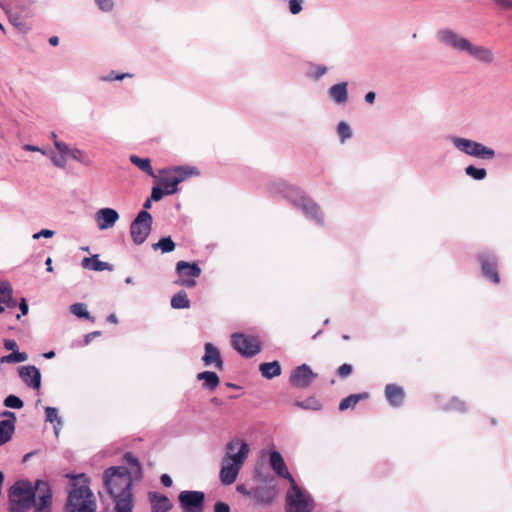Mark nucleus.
I'll list each match as a JSON object with an SVG mask.
<instances>
[{
    "label": "nucleus",
    "mask_w": 512,
    "mask_h": 512,
    "mask_svg": "<svg viewBox=\"0 0 512 512\" xmlns=\"http://www.w3.org/2000/svg\"><path fill=\"white\" fill-rule=\"evenodd\" d=\"M151 512H168L172 508L169 498L158 492H149Z\"/></svg>",
    "instance_id": "4be33fe9"
},
{
    "label": "nucleus",
    "mask_w": 512,
    "mask_h": 512,
    "mask_svg": "<svg viewBox=\"0 0 512 512\" xmlns=\"http://www.w3.org/2000/svg\"><path fill=\"white\" fill-rule=\"evenodd\" d=\"M214 512H230V507L224 502H216L214 506Z\"/></svg>",
    "instance_id": "6e6d98bb"
},
{
    "label": "nucleus",
    "mask_w": 512,
    "mask_h": 512,
    "mask_svg": "<svg viewBox=\"0 0 512 512\" xmlns=\"http://www.w3.org/2000/svg\"><path fill=\"white\" fill-rule=\"evenodd\" d=\"M205 354L202 357V361L205 366L214 365L218 370H223L224 363L220 355L219 349L212 343L205 344Z\"/></svg>",
    "instance_id": "412c9836"
},
{
    "label": "nucleus",
    "mask_w": 512,
    "mask_h": 512,
    "mask_svg": "<svg viewBox=\"0 0 512 512\" xmlns=\"http://www.w3.org/2000/svg\"><path fill=\"white\" fill-rule=\"evenodd\" d=\"M54 146L57 148V150L61 154H64V155H66V154L69 155V151H71V149H72L66 143L58 141V140L54 141Z\"/></svg>",
    "instance_id": "3c124183"
},
{
    "label": "nucleus",
    "mask_w": 512,
    "mask_h": 512,
    "mask_svg": "<svg viewBox=\"0 0 512 512\" xmlns=\"http://www.w3.org/2000/svg\"><path fill=\"white\" fill-rule=\"evenodd\" d=\"M250 447L243 439L230 440L225 447V455L222 459L220 481L224 485L235 482L240 469L248 458Z\"/></svg>",
    "instance_id": "7ed1b4c3"
},
{
    "label": "nucleus",
    "mask_w": 512,
    "mask_h": 512,
    "mask_svg": "<svg viewBox=\"0 0 512 512\" xmlns=\"http://www.w3.org/2000/svg\"><path fill=\"white\" fill-rule=\"evenodd\" d=\"M38 492L29 482L18 481L10 488V500H27L29 504L35 502Z\"/></svg>",
    "instance_id": "4468645a"
},
{
    "label": "nucleus",
    "mask_w": 512,
    "mask_h": 512,
    "mask_svg": "<svg viewBox=\"0 0 512 512\" xmlns=\"http://www.w3.org/2000/svg\"><path fill=\"white\" fill-rule=\"evenodd\" d=\"M447 409L464 412L466 410L465 403L457 398H453Z\"/></svg>",
    "instance_id": "a18cd8bd"
},
{
    "label": "nucleus",
    "mask_w": 512,
    "mask_h": 512,
    "mask_svg": "<svg viewBox=\"0 0 512 512\" xmlns=\"http://www.w3.org/2000/svg\"><path fill=\"white\" fill-rule=\"evenodd\" d=\"M10 23L20 32L27 33L31 27L23 20L22 16L18 13H11L9 15Z\"/></svg>",
    "instance_id": "473e14b6"
},
{
    "label": "nucleus",
    "mask_w": 512,
    "mask_h": 512,
    "mask_svg": "<svg viewBox=\"0 0 512 512\" xmlns=\"http://www.w3.org/2000/svg\"><path fill=\"white\" fill-rule=\"evenodd\" d=\"M154 250H161L162 253H169L175 249V243L170 236L161 238L157 243L153 244Z\"/></svg>",
    "instance_id": "72a5a7b5"
},
{
    "label": "nucleus",
    "mask_w": 512,
    "mask_h": 512,
    "mask_svg": "<svg viewBox=\"0 0 512 512\" xmlns=\"http://www.w3.org/2000/svg\"><path fill=\"white\" fill-rule=\"evenodd\" d=\"M259 371L266 379H272L281 374V365L278 361L265 362L260 364Z\"/></svg>",
    "instance_id": "bb28decb"
},
{
    "label": "nucleus",
    "mask_w": 512,
    "mask_h": 512,
    "mask_svg": "<svg viewBox=\"0 0 512 512\" xmlns=\"http://www.w3.org/2000/svg\"><path fill=\"white\" fill-rule=\"evenodd\" d=\"M251 499L261 505H269L277 496L274 486H261L251 490Z\"/></svg>",
    "instance_id": "aec40b11"
},
{
    "label": "nucleus",
    "mask_w": 512,
    "mask_h": 512,
    "mask_svg": "<svg viewBox=\"0 0 512 512\" xmlns=\"http://www.w3.org/2000/svg\"><path fill=\"white\" fill-rule=\"evenodd\" d=\"M54 235V231L49 229H42L41 231L33 234V239L37 240L41 237L51 238Z\"/></svg>",
    "instance_id": "864d4df0"
},
{
    "label": "nucleus",
    "mask_w": 512,
    "mask_h": 512,
    "mask_svg": "<svg viewBox=\"0 0 512 512\" xmlns=\"http://www.w3.org/2000/svg\"><path fill=\"white\" fill-rule=\"evenodd\" d=\"M2 416L7 419L0 421V445L7 443L15 431L16 415L11 411H4Z\"/></svg>",
    "instance_id": "a211bd4d"
},
{
    "label": "nucleus",
    "mask_w": 512,
    "mask_h": 512,
    "mask_svg": "<svg viewBox=\"0 0 512 512\" xmlns=\"http://www.w3.org/2000/svg\"><path fill=\"white\" fill-rule=\"evenodd\" d=\"M23 149L25 151H29V152H40L42 153L43 155L46 154V151L38 146H34V145H31V144H25L23 146Z\"/></svg>",
    "instance_id": "4d7b16f0"
},
{
    "label": "nucleus",
    "mask_w": 512,
    "mask_h": 512,
    "mask_svg": "<svg viewBox=\"0 0 512 512\" xmlns=\"http://www.w3.org/2000/svg\"><path fill=\"white\" fill-rule=\"evenodd\" d=\"M160 480L165 487H170L173 483L172 478L168 474H162Z\"/></svg>",
    "instance_id": "052dcab7"
},
{
    "label": "nucleus",
    "mask_w": 512,
    "mask_h": 512,
    "mask_svg": "<svg viewBox=\"0 0 512 512\" xmlns=\"http://www.w3.org/2000/svg\"><path fill=\"white\" fill-rule=\"evenodd\" d=\"M36 490L38 494L33 503V506H35L34 512H51L52 492L49 484L38 480L36 482Z\"/></svg>",
    "instance_id": "f8f14e48"
},
{
    "label": "nucleus",
    "mask_w": 512,
    "mask_h": 512,
    "mask_svg": "<svg viewBox=\"0 0 512 512\" xmlns=\"http://www.w3.org/2000/svg\"><path fill=\"white\" fill-rule=\"evenodd\" d=\"M119 219L118 212L113 208H101L95 213V221L100 230L112 228Z\"/></svg>",
    "instance_id": "f3484780"
},
{
    "label": "nucleus",
    "mask_w": 512,
    "mask_h": 512,
    "mask_svg": "<svg viewBox=\"0 0 512 512\" xmlns=\"http://www.w3.org/2000/svg\"><path fill=\"white\" fill-rule=\"evenodd\" d=\"M286 501L288 512H312L313 510L311 497L299 488L295 480L287 492Z\"/></svg>",
    "instance_id": "0eeeda50"
},
{
    "label": "nucleus",
    "mask_w": 512,
    "mask_h": 512,
    "mask_svg": "<svg viewBox=\"0 0 512 512\" xmlns=\"http://www.w3.org/2000/svg\"><path fill=\"white\" fill-rule=\"evenodd\" d=\"M70 312L79 318L91 319L87 306L84 303H75L70 306Z\"/></svg>",
    "instance_id": "4c0bfd02"
},
{
    "label": "nucleus",
    "mask_w": 512,
    "mask_h": 512,
    "mask_svg": "<svg viewBox=\"0 0 512 512\" xmlns=\"http://www.w3.org/2000/svg\"><path fill=\"white\" fill-rule=\"evenodd\" d=\"M130 469L123 466L109 467L104 471L103 483L107 493L115 502L117 512H129L134 506L132 484L142 478V466L130 452L124 455Z\"/></svg>",
    "instance_id": "f257e3e1"
},
{
    "label": "nucleus",
    "mask_w": 512,
    "mask_h": 512,
    "mask_svg": "<svg viewBox=\"0 0 512 512\" xmlns=\"http://www.w3.org/2000/svg\"><path fill=\"white\" fill-rule=\"evenodd\" d=\"M279 188L284 197L300 208L307 218L313 221L316 225L323 224V216L315 202L306 198L297 188L289 186L284 182L279 183Z\"/></svg>",
    "instance_id": "20e7f679"
},
{
    "label": "nucleus",
    "mask_w": 512,
    "mask_h": 512,
    "mask_svg": "<svg viewBox=\"0 0 512 512\" xmlns=\"http://www.w3.org/2000/svg\"><path fill=\"white\" fill-rule=\"evenodd\" d=\"M435 37L445 48L463 54L479 64L490 66L496 62L492 48L476 43L452 28L444 27L437 30Z\"/></svg>",
    "instance_id": "f03ea898"
},
{
    "label": "nucleus",
    "mask_w": 512,
    "mask_h": 512,
    "mask_svg": "<svg viewBox=\"0 0 512 512\" xmlns=\"http://www.w3.org/2000/svg\"><path fill=\"white\" fill-rule=\"evenodd\" d=\"M98 335H100V332H98V331H94V332H91V333L87 334L85 336V343L88 344L91 341L92 338H94V337H96Z\"/></svg>",
    "instance_id": "69168bd1"
},
{
    "label": "nucleus",
    "mask_w": 512,
    "mask_h": 512,
    "mask_svg": "<svg viewBox=\"0 0 512 512\" xmlns=\"http://www.w3.org/2000/svg\"><path fill=\"white\" fill-rule=\"evenodd\" d=\"M233 348L242 356L250 358L261 351V343L255 336L234 333L231 336Z\"/></svg>",
    "instance_id": "1a4fd4ad"
},
{
    "label": "nucleus",
    "mask_w": 512,
    "mask_h": 512,
    "mask_svg": "<svg viewBox=\"0 0 512 512\" xmlns=\"http://www.w3.org/2000/svg\"><path fill=\"white\" fill-rule=\"evenodd\" d=\"M197 379L203 381V387L214 390L219 385L220 379L215 372L203 371L197 374Z\"/></svg>",
    "instance_id": "cd10ccee"
},
{
    "label": "nucleus",
    "mask_w": 512,
    "mask_h": 512,
    "mask_svg": "<svg viewBox=\"0 0 512 512\" xmlns=\"http://www.w3.org/2000/svg\"><path fill=\"white\" fill-rule=\"evenodd\" d=\"M236 489L238 492L242 493L243 495L249 496L251 498V494H250L251 490H247L245 485L240 484L237 486Z\"/></svg>",
    "instance_id": "e2e57ef3"
},
{
    "label": "nucleus",
    "mask_w": 512,
    "mask_h": 512,
    "mask_svg": "<svg viewBox=\"0 0 512 512\" xmlns=\"http://www.w3.org/2000/svg\"><path fill=\"white\" fill-rule=\"evenodd\" d=\"M82 267L92 271H105L112 270V267L109 263L103 262L99 260V256L93 255L91 257H85L81 263Z\"/></svg>",
    "instance_id": "393cba45"
},
{
    "label": "nucleus",
    "mask_w": 512,
    "mask_h": 512,
    "mask_svg": "<svg viewBox=\"0 0 512 512\" xmlns=\"http://www.w3.org/2000/svg\"><path fill=\"white\" fill-rule=\"evenodd\" d=\"M0 303L5 304L8 308L16 306L12 286L7 281H0Z\"/></svg>",
    "instance_id": "a878e982"
},
{
    "label": "nucleus",
    "mask_w": 512,
    "mask_h": 512,
    "mask_svg": "<svg viewBox=\"0 0 512 512\" xmlns=\"http://www.w3.org/2000/svg\"><path fill=\"white\" fill-rule=\"evenodd\" d=\"M481 269L483 275L493 283L497 284L500 281L497 271V259L493 253H483L479 255Z\"/></svg>",
    "instance_id": "2eb2a0df"
},
{
    "label": "nucleus",
    "mask_w": 512,
    "mask_h": 512,
    "mask_svg": "<svg viewBox=\"0 0 512 512\" xmlns=\"http://www.w3.org/2000/svg\"><path fill=\"white\" fill-rule=\"evenodd\" d=\"M28 360L26 352L14 351L0 358V363H20Z\"/></svg>",
    "instance_id": "f704fd0d"
},
{
    "label": "nucleus",
    "mask_w": 512,
    "mask_h": 512,
    "mask_svg": "<svg viewBox=\"0 0 512 512\" xmlns=\"http://www.w3.org/2000/svg\"><path fill=\"white\" fill-rule=\"evenodd\" d=\"M171 306L174 309H187L190 307V300L185 291H179L171 298Z\"/></svg>",
    "instance_id": "2f4dec72"
},
{
    "label": "nucleus",
    "mask_w": 512,
    "mask_h": 512,
    "mask_svg": "<svg viewBox=\"0 0 512 512\" xmlns=\"http://www.w3.org/2000/svg\"><path fill=\"white\" fill-rule=\"evenodd\" d=\"M10 512H25L29 510L33 505L29 504L28 501L25 500H10Z\"/></svg>",
    "instance_id": "ea45409f"
},
{
    "label": "nucleus",
    "mask_w": 512,
    "mask_h": 512,
    "mask_svg": "<svg viewBox=\"0 0 512 512\" xmlns=\"http://www.w3.org/2000/svg\"><path fill=\"white\" fill-rule=\"evenodd\" d=\"M310 403H311V400H307V401H303V402H297V405L304 409H309V408L318 409L319 408V405L317 403H316V406H312Z\"/></svg>",
    "instance_id": "bf43d9fd"
},
{
    "label": "nucleus",
    "mask_w": 512,
    "mask_h": 512,
    "mask_svg": "<svg viewBox=\"0 0 512 512\" xmlns=\"http://www.w3.org/2000/svg\"><path fill=\"white\" fill-rule=\"evenodd\" d=\"M178 500L184 512L204 511L205 494L202 491H182L178 496Z\"/></svg>",
    "instance_id": "9b49d317"
},
{
    "label": "nucleus",
    "mask_w": 512,
    "mask_h": 512,
    "mask_svg": "<svg viewBox=\"0 0 512 512\" xmlns=\"http://www.w3.org/2000/svg\"><path fill=\"white\" fill-rule=\"evenodd\" d=\"M317 377L307 364L296 367L290 376V383L296 388H307Z\"/></svg>",
    "instance_id": "ddd939ff"
},
{
    "label": "nucleus",
    "mask_w": 512,
    "mask_h": 512,
    "mask_svg": "<svg viewBox=\"0 0 512 512\" xmlns=\"http://www.w3.org/2000/svg\"><path fill=\"white\" fill-rule=\"evenodd\" d=\"M152 216L146 211L142 210L138 213L130 225V234L134 244L141 245L148 238L152 229Z\"/></svg>",
    "instance_id": "6e6552de"
},
{
    "label": "nucleus",
    "mask_w": 512,
    "mask_h": 512,
    "mask_svg": "<svg viewBox=\"0 0 512 512\" xmlns=\"http://www.w3.org/2000/svg\"><path fill=\"white\" fill-rule=\"evenodd\" d=\"M69 156L75 161L86 166L91 164V160L89 159L87 153L81 149L72 148L71 151H69Z\"/></svg>",
    "instance_id": "c9c22d12"
},
{
    "label": "nucleus",
    "mask_w": 512,
    "mask_h": 512,
    "mask_svg": "<svg viewBox=\"0 0 512 512\" xmlns=\"http://www.w3.org/2000/svg\"><path fill=\"white\" fill-rule=\"evenodd\" d=\"M329 97L338 105L345 104L348 100V83L341 82L331 86L328 90Z\"/></svg>",
    "instance_id": "b1692460"
},
{
    "label": "nucleus",
    "mask_w": 512,
    "mask_h": 512,
    "mask_svg": "<svg viewBox=\"0 0 512 512\" xmlns=\"http://www.w3.org/2000/svg\"><path fill=\"white\" fill-rule=\"evenodd\" d=\"M50 158L55 166L59 168H64L66 166L67 161L64 154H52Z\"/></svg>",
    "instance_id": "c03bdc74"
},
{
    "label": "nucleus",
    "mask_w": 512,
    "mask_h": 512,
    "mask_svg": "<svg viewBox=\"0 0 512 512\" xmlns=\"http://www.w3.org/2000/svg\"><path fill=\"white\" fill-rule=\"evenodd\" d=\"M49 43L52 45V46H57L58 43H59V39L57 36H52L49 38Z\"/></svg>",
    "instance_id": "338daca9"
},
{
    "label": "nucleus",
    "mask_w": 512,
    "mask_h": 512,
    "mask_svg": "<svg viewBox=\"0 0 512 512\" xmlns=\"http://www.w3.org/2000/svg\"><path fill=\"white\" fill-rule=\"evenodd\" d=\"M313 72L311 73V77L315 80L321 78L324 74H326L328 68L324 65H314Z\"/></svg>",
    "instance_id": "49530a36"
},
{
    "label": "nucleus",
    "mask_w": 512,
    "mask_h": 512,
    "mask_svg": "<svg viewBox=\"0 0 512 512\" xmlns=\"http://www.w3.org/2000/svg\"><path fill=\"white\" fill-rule=\"evenodd\" d=\"M375 97H376V94L372 91L368 92L366 95H365V101L367 103H370L372 104L375 100Z\"/></svg>",
    "instance_id": "0e129e2a"
},
{
    "label": "nucleus",
    "mask_w": 512,
    "mask_h": 512,
    "mask_svg": "<svg viewBox=\"0 0 512 512\" xmlns=\"http://www.w3.org/2000/svg\"><path fill=\"white\" fill-rule=\"evenodd\" d=\"M45 416L46 421L50 423L57 422V424L60 426L62 425V419L58 416V409L55 407H46L45 408Z\"/></svg>",
    "instance_id": "37998d69"
},
{
    "label": "nucleus",
    "mask_w": 512,
    "mask_h": 512,
    "mask_svg": "<svg viewBox=\"0 0 512 512\" xmlns=\"http://www.w3.org/2000/svg\"><path fill=\"white\" fill-rule=\"evenodd\" d=\"M448 139L458 151L468 156L482 160H492L496 155L494 149L480 142L459 136H450Z\"/></svg>",
    "instance_id": "423d86ee"
},
{
    "label": "nucleus",
    "mask_w": 512,
    "mask_h": 512,
    "mask_svg": "<svg viewBox=\"0 0 512 512\" xmlns=\"http://www.w3.org/2000/svg\"><path fill=\"white\" fill-rule=\"evenodd\" d=\"M337 132L342 143H344L347 139H350L352 137V130L348 123L344 121H341L338 124Z\"/></svg>",
    "instance_id": "58836bf2"
},
{
    "label": "nucleus",
    "mask_w": 512,
    "mask_h": 512,
    "mask_svg": "<svg viewBox=\"0 0 512 512\" xmlns=\"http://www.w3.org/2000/svg\"><path fill=\"white\" fill-rule=\"evenodd\" d=\"M130 161L137 166L141 171L145 172L149 176H154V171L151 166V161L148 158H140L137 155H131Z\"/></svg>",
    "instance_id": "c756f323"
},
{
    "label": "nucleus",
    "mask_w": 512,
    "mask_h": 512,
    "mask_svg": "<svg viewBox=\"0 0 512 512\" xmlns=\"http://www.w3.org/2000/svg\"><path fill=\"white\" fill-rule=\"evenodd\" d=\"M465 173L474 180H483L487 176V171L484 168H477L473 165H469L465 168Z\"/></svg>",
    "instance_id": "e433bc0d"
},
{
    "label": "nucleus",
    "mask_w": 512,
    "mask_h": 512,
    "mask_svg": "<svg viewBox=\"0 0 512 512\" xmlns=\"http://www.w3.org/2000/svg\"><path fill=\"white\" fill-rule=\"evenodd\" d=\"M107 319L111 323H114V324L118 323V318L115 314H110Z\"/></svg>",
    "instance_id": "774afa93"
},
{
    "label": "nucleus",
    "mask_w": 512,
    "mask_h": 512,
    "mask_svg": "<svg viewBox=\"0 0 512 512\" xmlns=\"http://www.w3.org/2000/svg\"><path fill=\"white\" fill-rule=\"evenodd\" d=\"M94 494L87 485H73L66 503V512H96Z\"/></svg>",
    "instance_id": "39448f33"
},
{
    "label": "nucleus",
    "mask_w": 512,
    "mask_h": 512,
    "mask_svg": "<svg viewBox=\"0 0 512 512\" xmlns=\"http://www.w3.org/2000/svg\"><path fill=\"white\" fill-rule=\"evenodd\" d=\"M165 194V192L163 191V189L161 187H153L152 188V191H151V199L153 201H160L163 197V195Z\"/></svg>",
    "instance_id": "603ef678"
},
{
    "label": "nucleus",
    "mask_w": 512,
    "mask_h": 512,
    "mask_svg": "<svg viewBox=\"0 0 512 512\" xmlns=\"http://www.w3.org/2000/svg\"><path fill=\"white\" fill-rule=\"evenodd\" d=\"M19 309L22 315H26L29 311V307L25 298H22L19 303Z\"/></svg>",
    "instance_id": "13d9d810"
},
{
    "label": "nucleus",
    "mask_w": 512,
    "mask_h": 512,
    "mask_svg": "<svg viewBox=\"0 0 512 512\" xmlns=\"http://www.w3.org/2000/svg\"><path fill=\"white\" fill-rule=\"evenodd\" d=\"M18 374L21 380L30 388L40 389L41 387V373L40 370L34 365L20 366Z\"/></svg>",
    "instance_id": "dca6fc26"
},
{
    "label": "nucleus",
    "mask_w": 512,
    "mask_h": 512,
    "mask_svg": "<svg viewBox=\"0 0 512 512\" xmlns=\"http://www.w3.org/2000/svg\"><path fill=\"white\" fill-rule=\"evenodd\" d=\"M125 77H130V74H110L105 80L112 81V80H123Z\"/></svg>",
    "instance_id": "680f3d73"
},
{
    "label": "nucleus",
    "mask_w": 512,
    "mask_h": 512,
    "mask_svg": "<svg viewBox=\"0 0 512 512\" xmlns=\"http://www.w3.org/2000/svg\"><path fill=\"white\" fill-rule=\"evenodd\" d=\"M4 405L7 408L21 409L24 402L18 396L11 394L4 399Z\"/></svg>",
    "instance_id": "a19ab883"
},
{
    "label": "nucleus",
    "mask_w": 512,
    "mask_h": 512,
    "mask_svg": "<svg viewBox=\"0 0 512 512\" xmlns=\"http://www.w3.org/2000/svg\"><path fill=\"white\" fill-rule=\"evenodd\" d=\"M368 396L369 394L367 392L351 394L341 400L339 403V410L344 411L348 408H354L360 400L367 399Z\"/></svg>",
    "instance_id": "c85d7f7f"
},
{
    "label": "nucleus",
    "mask_w": 512,
    "mask_h": 512,
    "mask_svg": "<svg viewBox=\"0 0 512 512\" xmlns=\"http://www.w3.org/2000/svg\"><path fill=\"white\" fill-rule=\"evenodd\" d=\"M159 183L165 194L172 195L178 191L180 180L174 177H163Z\"/></svg>",
    "instance_id": "7c9ffc66"
},
{
    "label": "nucleus",
    "mask_w": 512,
    "mask_h": 512,
    "mask_svg": "<svg viewBox=\"0 0 512 512\" xmlns=\"http://www.w3.org/2000/svg\"><path fill=\"white\" fill-rule=\"evenodd\" d=\"M175 179H179L180 183L184 181L187 177L191 176L194 173V168L179 166L174 169Z\"/></svg>",
    "instance_id": "79ce46f5"
},
{
    "label": "nucleus",
    "mask_w": 512,
    "mask_h": 512,
    "mask_svg": "<svg viewBox=\"0 0 512 512\" xmlns=\"http://www.w3.org/2000/svg\"><path fill=\"white\" fill-rule=\"evenodd\" d=\"M492 2L501 10L512 11V0H492Z\"/></svg>",
    "instance_id": "8fccbe9b"
},
{
    "label": "nucleus",
    "mask_w": 512,
    "mask_h": 512,
    "mask_svg": "<svg viewBox=\"0 0 512 512\" xmlns=\"http://www.w3.org/2000/svg\"><path fill=\"white\" fill-rule=\"evenodd\" d=\"M176 272L179 277L176 284L192 288L196 285V278L201 275V268L196 262L179 261L176 264Z\"/></svg>",
    "instance_id": "9d476101"
},
{
    "label": "nucleus",
    "mask_w": 512,
    "mask_h": 512,
    "mask_svg": "<svg viewBox=\"0 0 512 512\" xmlns=\"http://www.w3.org/2000/svg\"><path fill=\"white\" fill-rule=\"evenodd\" d=\"M95 2L98 8L104 12H110L114 7L112 0H95Z\"/></svg>",
    "instance_id": "de8ad7c7"
},
{
    "label": "nucleus",
    "mask_w": 512,
    "mask_h": 512,
    "mask_svg": "<svg viewBox=\"0 0 512 512\" xmlns=\"http://www.w3.org/2000/svg\"><path fill=\"white\" fill-rule=\"evenodd\" d=\"M353 371V367L352 365L350 364H342L338 370H337V374L339 377L341 378H345V377H348Z\"/></svg>",
    "instance_id": "09e8293b"
},
{
    "label": "nucleus",
    "mask_w": 512,
    "mask_h": 512,
    "mask_svg": "<svg viewBox=\"0 0 512 512\" xmlns=\"http://www.w3.org/2000/svg\"><path fill=\"white\" fill-rule=\"evenodd\" d=\"M3 343H4L5 349L10 350L12 352L18 351V345L15 340L5 339Z\"/></svg>",
    "instance_id": "5fc2aeb1"
},
{
    "label": "nucleus",
    "mask_w": 512,
    "mask_h": 512,
    "mask_svg": "<svg viewBox=\"0 0 512 512\" xmlns=\"http://www.w3.org/2000/svg\"><path fill=\"white\" fill-rule=\"evenodd\" d=\"M269 462L271 465V468L274 470V472L284 478L287 479L290 484H294V478L290 474V472L287 469L286 463L282 457V455L278 451H272L269 455Z\"/></svg>",
    "instance_id": "6ab92c4d"
},
{
    "label": "nucleus",
    "mask_w": 512,
    "mask_h": 512,
    "mask_svg": "<svg viewBox=\"0 0 512 512\" xmlns=\"http://www.w3.org/2000/svg\"><path fill=\"white\" fill-rule=\"evenodd\" d=\"M385 397L391 406L399 407L404 402L405 393L402 387L396 384H387L385 387Z\"/></svg>",
    "instance_id": "5701e85b"
}]
</instances>
